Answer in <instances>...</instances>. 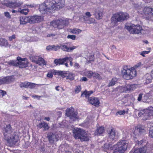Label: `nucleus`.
<instances>
[{
  "label": "nucleus",
  "mask_w": 153,
  "mask_h": 153,
  "mask_svg": "<svg viewBox=\"0 0 153 153\" xmlns=\"http://www.w3.org/2000/svg\"><path fill=\"white\" fill-rule=\"evenodd\" d=\"M128 143V141L125 140H120L110 149L113 150V153H123L127 149Z\"/></svg>",
  "instance_id": "1"
},
{
  "label": "nucleus",
  "mask_w": 153,
  "mask_h": 153,
  "mask_svg": "<svg viewBox=\"0 0 153 153\" xmlns=\"http://www.w3.org/2000/svg\"><path fill=\"white\" fill-rule=\"evenodd\" d=\"M128 18V15L127 13L120 12L113 14L111 20L112 23L116 25L118 22H123Z\"/></svg>",
  "instance_id": "2"
},
{
  "label": "nucleus",
  "mask_w": 153,
  "mask_h": 153,
  "mask_svg": "<svg viewBox=\"0 0 153 153\" xmlns=\"http://www.w3.org/2000/svg\"><path fill=\"white\" fill-rule=\"evenodd\" d=\"M51 3V0H46L43 3L41 4L39 8L40 12L42 14H45L48 12L53 13L52 7Z\"/></svg>",
  "instance_id": "3"
},
{
  "label": "nucleus",
  "mask_w": 153,
  "mask_h": 153,
  "mask_svg": "<svg viewBox=\"0 0 153 153\" xmlns=\"http://www.w3.org/2000/svg\"><path fill=\"white\" fill-rule=\"evenodd\" d=\"M136 71L133 68L128 69L126 67H124L122 71L123 78L126 80L132 79L136 75Z\"/></svg>",
  "instance_id": "4"
},
{
  "label": "nucleus",
  "mask_w": 153,
  "mask_h": 153,
  "mask_svg": "<svg viewBox=\"0 0 153 153\" xmlns=\"http://www.w3.org/2000/svg\"><path fill=\"white\" fill-rule=\"evenodd\" d=\"M139 117L143 116L144 119H149L153 115V107H149L146 109L140 110L138 113Z\"/></svg>",
  "instance_id": "5"
},
{
  "label": "nucleus",
  "mask_w": 153,
  "mask_h": 153,
  "mask_svg": "<svg viewBox=\"0 0 153 153\" xmlns=\"http://www.w3.org/2000/svg\"><path fill=\"white\" fill-rule=\"evenodd\" d=\"M125 28L128 31L132 34H139L141 33V31L142 30V27L140 25H135L132 24L130 26H126Z\"/></svg>",
  "instance_id": "6"
},
{
  "label": "nucleus",
  "mask_w": 153,
  "mask_h": 153,
  "mask_svg": "<svg viewBox=\"0 0 153 153\" xmlns=\"http://www.w3.org/2000/svg\"><path fill=\"white\" fill-rule=\"evenodd\" d=\"M68 22L65 19H57L53 20L51 22V26L54 28H57L61 29L64 27L65 25H67Z\"/></svg>",
  "instance_id": "7"
},
{
  "label": "nucleus",
  "mask_w": 153,
  "mask_h": 153,
  "mask_svg": "<svg viewBox=\"0 0 153 153\" xmlns=\"http://www.w3.org/2000/svg\"><path fill=\"white\" fill-rule=\"evenodd\" d=\"M53 12L63 7L65 4V0H51Z\"/></svg>",
  "instance_id": "8"
},
{
  "label": "nucleus",
  "mask_w": 153,
  "mask_h": 153,
  "mask_svg": "<svg viewBox=\"0 0 153 153\" xmlns=\"http://www.w3.org/2000/svg\"><path fill=\"white\" fill-rule=\"evenodd\" d=\"M10 146H13L19 140V136L18 135L13 134L12 136L8 137L7 138H5Z\"/></svg>",
  "instance_id": "9"
},
{
  "label": "nucleus",
  "mask_w": 153,
  "mask_h": 153,
  "mask_svg": "<svg viewBox=\"0 0 153 153\" xmlns=\"http://www.w3.org/2000/svg\"><path fill=\"white\" fill-rule=\"evenodd\" d=\"M66 114L67 116L69 117L70 119L73 121L77 119V113L74 112V109L72 108H68L66 110Z\"/></svg>",
  "instance_id": "10"
},
{
  "label": "nucleus",
  "mask_w": 153,
  "mask_h": 153,
  "mask_svg": "<svg viewBox=\"0 0 153 153\" xmlns=\"http://www.w3.org/2000/svg\"><path fill=\"white\" fill-rule=\"evenodd\" d=\"M13 130L10 124L6 125L5 126H4L3 130L4 139L6 138H7L8 137L11 136Z\"/></svg>",
  "instance_id": "11"
},
{
  "label": "nucleus",
  "mask_w": 153,
  "mask_h": 153,
  "mask_svg": "<svg viewBox=\"0 0 153 153\" xmlns=\"http://www.w3.org/2000/svg\"><path fill=\"white\" fill-rule=\"evenodd\" d=\"M2 4L10 8H16L20 6L22 3L20 2L8 1L6 0H4L2 2Z\"/></svg>",
  "instance_id": "12"
},
{
  "label": "nucleus",
  "mask_w": 153,
  "mask_h": 153,
  "mask_svg": "<svg viewBox=\"0 0 153 153\" xmlns=\"http://www.w3.org/2000/svg\"><path fill=\"white\" fill-rule=\"evenodd\" d=\"M15 78L13 76H8L0 78V85L7 84L14 81Z\"/></svg>",
  "instance_id": "13"
},
{
  "label": "nucleus",
  "mask_w": 153,
  "mask_h": 153,
  "mask_svg": "<svg viewBox=\"0 0 153 153\" xmlns=\"http://www.w3.org/2000/svg\"><path fill=\"white\" fill-rule=\"evenodd\" d=\"M47 137L49 143L51 144H53L58 141L59 136L56 134L51 133L48 134Z\"/></svg>",
  "instance_id": "14"
},
{
  "label": "nucleus",
  "mask_w": 153,
  "mask_h": 153,
  "mask_svg": "<svg viewBox=\"0 0 153 153\" xmlns=\"http://www.w3.org/2000/svg\"><path fill=\"white\" fill-rule=\"evenodd\" d=\"M29 23L34 24L37 23L42 21L43 20V17L42 16L37 15L29 16Z\"/></svg>",
  "instance_id": "15"
},
{
  "label": "nucleus",
  "mask_w": 153,
  "mask_h": 153,
  "mask_svg": "<svg viewBox=\"0 0 153 153\" xmlns=\"http://www.w3.org/2000/svg\"><path fill=\"white\" fill-rule=\"evenodd\" d=\"M58 73L63 77H67L66 79H69L71 80H73L74 79L75 75L74 74L69 72H66L62 71H59Z\"/></svg>",
  "instance_id": "16"
},
{
  "label": "nucleus",
  "mask_w": 153,
  "mask_h": 153,
  "mask_svg": "<svg viewBox=\"0 0 153 153\" xmlns=\"http://www.w3.org/2000/svg\"><path fill=\"white\" fill-rule=\"evenodd\" d=\"M84 130L79 128H76L73 130V135L76 139H80Z\"/></svg>",
  "instance_id": "17"
},
{
  "label": "nucleus",
  "mask_w": 153,
  "mask_h": 153,
  "mask_svg": "<svg viewBox=\"0 0 153 153\" xmlns=\"http://www.w3.org/2000/svg\"><path fill=\"white\" fill-rule=\"evenodd\" d=\"M116 132L115 130L113 128L109 129L108 131V139L113 140L116 137Z\"/></svg>",
  "instance_id": "18"
},
{
  "label": "nucleus",
  "mask_w": 153,
  "mask_h": 153,
  "mask_svg": "<svg viewBox=\"0 0 153 153\" xmlns=\"http://www.w3.org/2000/svg\"><path fill=\"white\" fill-rule=\"evenodd\" d=\"M93 15L97 19H101L102 18L103 15V11L102 10L96 9L95 10Z\"/></svg>",
  "instance_id": "19"
},
{
  "label": "nucleus",
  "mask_w": 153,
  "mask_h": 153,
  "mask_svg": "<svg viewBox=\"0 0 153 153\" xmlns=\"http://www.w3.org/2000/svg\"><path fill=\"white\" fill-rule=\"evenodd\" d=\"M82 134L80 140L81 141H88L91 138V134L86 132L85 130L82 132Z\"/></svg>",
  "instance_id": "20"
},
{
  "label": "nucleus",
  "mask_w": 153,
  "mask_h": 153,
  "mask_svg": "<svg viewBox=\"0 0 153 153\" xmlns=\"http://www.w3.org/2000/svg\"><path fill=\"white\" fill-rule=\"evenodd\" d=\"M88 102L92 105L95 106H98L100 104V101L97 98L91 97L89 98Z\"/></svg>",
  "instance_id": "21"
},
{
  "label": "nucleus",
  "mask_w": 153,
  "mask_h": 153,
  "mask_svg": "<svg viewBox=\"0 0 153 153\" xmlns=\"http://www.w3.org/2000/svg\"><path fill=\"white\" fill-rule=\"evenodd\" d=\"M145 131V130L140 126L136 127L134 131V134L135 136H139L143 133Z\"/></svg>",
  "instance_id": "22"
},
{
  "label": "nucleus",
  "mask_w": 153,
  "mask_h": 153,
  "mask_svg": "<svg viewBox=\"0 0 153 153\" xmlns=\"http://www.w3.org/2000/svg\"><path fill=\"white\" fill-rule=\"evenodd\" d=\"M77 47L76 46H73L71 47L68 48L67 46L64 45H61L59 46V49L61 48L63 51L68 52H70Z\"/></svg>",
  "instance_id": "23"
},
{
  "label": "nucleus",
  "mask_w": 153,
  "mask_h": 153,
  "mask_svg": "<svg viewBox=\"0 0 153 153\" xmlns=\"http://www.w3.org/2000/svg\"><path fill=\"white\" fill-rule=\"evenodd\" d=\"M137 85V84H127L126 85L127 93L130 92L135 89Z\"/></svg>",
  "instance_id": "24"
},
{
  "label": "nucleus",
  "mask_w": 153,
  "mask_h": 153,
  "mask_svg": "<svg viewBox=\"0 0 153 153\" xmlns=\"http://www.w3.org/2000/svg\"><path fill=\"white\" fill-rule=\"evenodd\" d=\"M66 62V57L63 58L56 59L54 61V63L56 64V65H63Z\"/></svg>",
  "instance_id": "25"
},
{
  "label": "nucleus",
  "mask_w": 153,
  "mask_h": 153,
  "mask_svg": "<svg viewBox=\"0 0 153 153\" xmlns=\"http://www.w3.org/2000/svg\"><path fill=\"white\" fill-rule=\"evenodd\" d=\"M146 151V146L136 149H133L130 153H145Z\"/></svg>",
  "instance_id": "26"
},
{
  "label": "nucleus",
  "mask_w": 153,
  "mask_h": 153,
  "mask_svg": "<svg viewBox=\"0 0 153 153\" xmlns=\"http://www.w3.org/2000/svg\"><path fill=\"white\" fill-rule=\"evenodd\" d=\"M29 16L21 17H20V22L21 24H25L27 23H29Z\"/></svg>",
  "instance_id": "27"
},
{
  "label": "nucleus",
  "mask_w": 153,
  "mask_h": 153,
  "mask_svg": "<svg viewBox=\"0 0 153 153\" xmlns=\"http://www.w3.org/2000/svg\"><path fill=\"white\" fill-rule=\"evenodd\" d=\"M37 126L40 129L44 128L45 130H48L49 128V127L47 124L44 122L39 123L37 125Z\"/></svg>",
  "instance_id": "28"
},
{
  "label": "nucleus",
  "mask_w": 153,
  "mask_h": 153,
  "mask_svg": "<svg viewBox=\"0 0 153 153\" xmlns=\"http://www.w3.org/2000/svg\"><path fill=\"white\" fill-rule=\"evenodd\" d=\"M104 131V128L103 126L97 127L96 131L95 132V134L97 136L100 135L102 134Z\"/></svg>",
  "instance_id": "29"
},
{
  "label": "nucleus",
  "mask_w": 153,
  "mask_h": 153,
  "mask_svg": "<svg viewBox=\"0 0 153 153\" xmlns=\"http://www.w3.org/2000/svg\"><path fill=\"white\" fill-rule=\"evenodd\" d=\"M36 64H38L40 65L43 66L46 65V62L42 57H39L38 61H36Z\"/></svg>",
  "instance_id": "30"
},
{
  "label": "nucleus",
  "mask_w": 153,
  "mask_h": 153,
  "mask_svg": "<svg viewBox=\"0 0 153 153\" xmlns=\"http://www.w3.org/2000/svg\"><path fill=\"white\" fill-rule=\"evenodd\" d=\"M152 8H149L148 7H146L144 8V9L143 10L144 13L145 15H147L146 16V17L148 16H150V13L151 12Z\"/></svg>",
  "instance_id": "31"
},
{
  "label": "nucleus",
  "mask_w": 153,
  "mask_h": 153,
  "mask_svg": "<svg viewBox=\"0 0 153 153\" xmlns=\"http://www.w3.org/2000/svg\"><path fill=\"white\" fill-rule=\"evenodd\" d=\"M152 71V75H150L149 74H146V82L149 83L151 82L153 78V73L152 71Z\"/></svg>",
  "instance_id": "32"
},
{
  "label": "nucleus",
  "mask_w": 153,
  "mask_h": 153,
  "mask_svg": "<svg viewBox=\"0 0 153 153\" xmlns=\"http://www.w3.org/2000/svg\"><path fill=\"white\" fill-rule=\"evenodd\" d=\"M59 49V45H49L47 46L46 47V49L49 51L53 50L56 51Z\"/></svg>",
  "instance_id": "33"
},
{
  "label": "nucleus",
  "mask_w": 153,
  "mask_h": 153,
  "mask_svg": "<svg viewBox=\"0 0 153 153\" xmlns=\"http://www.w3.org/2000/svg\"><path fill=\"white\" fill-rule=\"evenodd\" d=\"M150 94L149 93L146 94L144 96L142 99V101L144 102H149V99L151 98Z\"/></svg>",
  "instance_id": "34"
},
{
  "label": "nucleus",
  "mask_w": 153,
  "mask_h": 153,
  "mask_svg": "<svg viewBox=\"0 0 153 153\" xmlns=\"http://www.w3.org/2000/svg\"><path fill=\"white\" fill-rule=\"evenodd\" d=\"M69 32L73 34H78L82 32V30L78 28H74L73 29H70Z\"/></svg>",
  "instance_id": "35"
},
{
  "label": "nucleus",
  "mask_w": 153,
  "mask_h": 153,
  "mask_svg": "<svg viewBox=\"0 0 153 153\" xmlns=\"http://www.w3.org/2000/svg\"><path fill=\"white\" fill-rule=\"evenodd\" d=\"M117 89L120 93H127L126 85L119 86L117 88Z\"/></svg>",
  "instance_id": "36"
},
{
  "label": "nucleus",
  "mask_w": 153,
  "mask_h": 153,
  "mask_svg": "<svg viewBox=\"0 0 153 153\" xmlns=\"http://www.w3.org/2000/svg\"><path fill=\"white\" fill-rule=\"evenodd\" d=\"M113 146H111L110 145L108 144H104L103 148V150L104 151H106L107 153L108 152V151H109L110 150H113L111 149L110 148L111 147H112Z\"/></svg>",
  "instance_id": "37"
},
{
  "label": "nucleus",
  "mask_w": 153,
  "mask_h": 153,
  "mask_svg": "<svg viewBox=\"0 0 153 153\" xmlns=\"http://www.w3.org/2000/svg\"><path fill=\"white\" fill-rule=\"evenodd\" d=\"M117 81V79L116 78H113L110 82L108 85V87L112 86L114 85Z\"/></svg>",
  "instance_id": "38"
},
{
  "label": "nucleus",
  "mask_w": 153,
  "mask_h": 153,
  "mask_svg": "<svg viewBox=\"0 0 153 153\" xmlns=\"http://www.w3.org/2000/svg\"><path fill=\"white\" fill-rule=\"evenodd\" d=\"M8 64L10 66H17L18 62L17 60H10L8 62Z\"/></svg>",
  "instance_id": "39"
},
{
  "label": "nucleus",
  "mask_w": 153,
  "mask_h": 153,
  "mask_svg": "<svg viewBox=\"0 0 153 153\" xmlns=\"http://www.w3.org/2000/svg\"><path fill=\"white\" fill-rule=\"evenodd\" d=\"M18 65L17 66L19 67L20 68H24L26 67L27 65V62H18Z\"/></svg>",
  "instance_id": "40"
},
{
  "label": "nucleus",
  "mask_w": 153,
  "mask_h": 153,
  "mask_svg": "<svg viewBox=\"0 0 153 153\" xmlns=\"http://www.w3.org/2000/svg\"><path fill=\"white\" fill-rule=\"evenodd\" d=\"M28 82H22L20 84V86L21 88L24 87L25 88H28Z\"/></svg>",
  "instance_id": "41"
},
{
  "label": "nucleus",
  "mask_w": 153,
  "mask_h": 153,
  "mask_svg": "<svg viewBox=\"0 0 153 153\" xmlns=\"http://www.w3.org/2000/svg\"><path fill=\"white\" fill-rule=\"evenodd\" d=\"M87 22L88 24L95 23V19L93 18L90 17L87 20Z\"/></svg>",
  "instance_id": "42"
},
{
  "label": "nucleus",
  "mask_w": 153,
  "mask_h": 153,
  "mask_svg": "<svg viewBox=\"0 0 153 153\" xmlns=\"http://www.w3.org/2000/svg\"><path fill=\"white\" fill-rule=\"evenodd\" d=\"M93 77L98 79H101V77L100 74L94 72L93 74Z\"/></svg>",
  "instance_id": "43"
},
{
  "label": "nucleus",
  "mask_w": 153,
  "mask_h": 153,
  "mask_svg": "<svg viewBox=\"0 0 153 153\" xmlns=\"http://www.w3.org/2000/svg\"><path fill=\"white\" fill-rule=\"evenodd\" d=\"M73 59L72 57L66 56V62L68 60H69L70 61V64L71 66H72L73 65Z\"/></svg>",
  "instance_id": "44"
},
{
  "label": "nucleus",
  "mask_w": 153,
  "mask_h": 153,
  "mask_svg": "<svg viewBox=\"0 0 153 153\" xmlns=\"http://www.w3.org/2000/svg\"><path fill=\"white\" fill-rule=\"evenodd\" d=\"M29 12V10L28 9H23L20 11L21 13L25 15L27 14Z\"/></svg>",
  "instance_id": "45"
},
{
  "label": "nucleus",
  "mask_w": 153,
  "mask_h": 153,
  "mask_svg": "<svg viewBox=\"0 0 153 153\" xmlns=\"http://www.w3.org/2000/svg\"><path fill=\"white\" fill-rule=\"evenodd\" d=\"M85 96V97L86 98H89L90 95L87 93V91L85 90L84 92L82 93L81 95V97L83 96Z\"/></svg>",
  "instance_id": "46"
},
{
  "label": "nucleus",
  "mask_w": 153,
  "mask_h": 153,
  "mask_svg": "<svg viewBox=\"0 0 153 153\" xmlns=\"http://www.w3.org/2000/svg\"><path fill=\"white\" fill-rule=\"evenodd\" d=\"M28 88H29L30 89H32L36 87V84L31 83V82H28Z\"/></svg>",
  "instance_id": "47"
},
{
  "label": "nucleus",
  "mask_w": 153,
  "mask_h": 153,
  "mask_svg": "<svg viewBox=\"0 0 153 153\" xmlns=\"http://www.w3.org/2000/svg\"><path fill=\"white\" fill-rule=\"evenodd\" d=\"M150 16H148L146 17V18L149 20H151L153 21V9H152V11L150 13Z\"/></svg>",
  "instance_id": "48"
},
{
  "label": "nucleus",
  "mask_w": 153,
  "mask_h": 153,
  "mask_svg": "<svg viewBox=\"0 0 153 153\" xmlns=\"http://www.w3.org/2000/svg\"><path fill=\"white\" fill-rule=\"evenodd\" d=\"M125 112L126 111L125 110H120L117 112L116 114V116H118V115H123L125 114Z\"/></svg>",
  "instance_id": "49"
},
{
  "label": "nucleus",
  "mask_w": 153,
  "mask_h": 153,
  "mask_svg": "<svg viewBox=\"0 0 153 153\" xmlns=\"http://www.w3.org/2000/svg\"><path fill=\"white\" fill-rule=\"evenodd\" d=\"M39 57H40L37 56H33L32 57V59H31L32 60L33 62H34L35 63H36V61H38Z\"/></svg>",
  "instance_id": "50"
},
{
  "label": "nucleus",
  "mask_w": 153,
  "mask_h": 153,
  "mask_svg": "<svg viewBox=\"0 0 153 153\" xmlns=\"http://www.w3.org/2000/svg\"><path fill=\"white\" fill-rule=\"evenodd\" d=\"M76 36L74 35H68L67 36V38L68 39H70L72 40H75L76 38Z\"/></svg>",
  "instance_id": "51"
},
{
  "label": "nucleus",
  "mask_w": 153,
  "mask_h": 153,
  "mask_svg": "<svg viewBox=\"0 0 153 153\" xmlns=\"http://www.w3.org/2000/svg\"><path fill=\"white\" fill-rule=\"evenodd\" d=\"M53 70L51 71H50L47 75V77L49 78H52L53 76Z\"/></svg>",
  "instance_id": "52"
},
{
  "label": "nucleus",
  "mask_w": 153,
  "mask_h": 153,
  "mask_svg": "<svg viewBox=\"0 0 153 153\" xmlns=\"http://www.w3.org/2000/svg\"><path fill=\"white\" fill-rule=\"evenodd\" d=\"M81 90V88L80 86H78L76 87L75 90V92L76 93H79Z\"/></svg>",
  "instance_id": "53"
},
{
  "label": "nucleus",
  "mask_w": 153,
  "mask_h": 153,
  "mask_svg": "<svg viewBox=\"0 0 153 153\" xmlns=\"http://www.w3.org/2000/svg\"><path fill=\"white\" fill-rule=\"evenodd\" d=\"M26 58H22L21 57L18 56L17 58V61H18V62H21L23 61L26 60Z\"/></svg>",
  "instance_id": "54"
},
{
  "label": "nucleus",
  "mask_w": 153,
  "mask_h": 153,
  "mask_svg": "<svg viewBox=\"0 0 153 153\" xmlns=\"http://www.w3.org/2000/svg\"><path fill=\"white\" fill-rule=\"evenodd\" d=\"M6 94V92L5 91L2 90H0V97H2Z\"/></svg>",
  "instance_id": "55"
},
{
  "label": "nucleus",
  "mask_w": 153,
  "mask_h": 153,
  "mask_svg": "<svg viewBox=\"0 0 153 153\" xmlns=\"http://www.w3.org/2000/svg\"><path fill=\"white\" fill-rule=\"evenodd\" d=\"M16 35L14 34L12 35L11 36L9 37L8 39L9 41H13V39H16Z\"/></svg>",
  "instance_id": "56"
},
{
  "label": "nucleus",
  "mask_w": 153,
  "mask_h": 153,
  "mask_svg": "<svg viewBox=\"0 0 153 153\" xmlns=\"http://www.w3.org/2000/svg\"><path fill=\"white\" fill-rule=\"evenodd\" d=\"M87 76L89 77H91L93 76V72L92 71H89L87 72Z\"/></svg>",
  "instance_id": "57"
},
{
  "label": "nucleus",
  "mask_w": 153,
  "mask_h": 153,
  "mask_svg": "<svg viewBox=\"0 0 153 153\" xmlns=\"http://www.w3.org/2000/svg\"><path fill=\"white\" fill-rule=\"evenodd\" d=\"M5 16L7 18L9 19L11 18V16L9 14V13L8 12H6L4 13Z\"/></svg>",
  "instance_id": "58"
},
{
  "label": "nucleus",
  "mask_w": 153,
  "mask_h": 153,
  "mask_svg": "<svg viewBox=\"0 0 153 153\" xmlns=\"http://www.w3.org/2000/svg\"><path fill=\"white\" fill-rule=\"evenodd\" d=\"M143 94L140 93L139 95V96L137 98V100L138 101H140L141 100Z\"/></svg>",
  "instance_id": "59"
},
{
  "label": "nucleus",
  "mask_w": 153,
  "mask_h": 153,
  "mask_svg": "<svg viewBox=\"0 0 153 153\" xmlns=\"http://www.w3.org/2000/svg\"><path fill=\"white\" fill-rule=\"evenodd\" d=\"M150 52V51H143L140 54L143 56H145L144 54L148 53Z\"/></svg>",
  "instance_id": "60"
},
{
  "label": "nucleus",
  "mask_w": 153,
  "mask_h": 153,
  "mask_svg": "<svg viewBox=\"0 0 153 153\" xmlns=\"http://www.w3.org/2000/svg\"><path fill=\"white\" fill-rule=\"evenodd\" d=\"M32 97L34 98H36L37 99H39L41 97H43V96H39L38 95H33L32 96Z\"/></svg>",
  "instance_id": "61"
},
{
  "label": "nucleus",
  "mask_w": 153,
  "mask_h": 153,
  "mask_svg": "<svg viewBox=\"0 0 153 153\" xmlns=\"http://www.w3.org/2000/svg\"><path fill=\"white\" fill-rule=\"evenodd\" d=\"M87 80V79L85 77H83L82 78H81L80 80V81L81 82L86 81Z\"/></svg>",
  "instance_id": "62"
},
{
  "label": "nucleus",
  "mask_w": 153,
  "mask_h": 153,
  "mask_svg": "<svg viewBox=\"0 0 153 153\" xmlns=\"http://www.w3.org/2000/svg\"><path fill=\"white\" fill-rule=\"evenodd\" d=\"M85 15L86 16L88 17H90L92 15L89 12H86L85 13Z\"/></svg>",
  "instance_id": "63"
},
{
  "label": "nucleus",
  "mask_w": 153,
  "mask_h": 153,
  "mask_svg": "<svg viewBox=\"0 0 153 153\" xmlns=\"http://www.w3.org/2000/svg\"><path fill=\"white\" fill-rule=\"evenodd\" d=\"M149 135L152 137L153 138V130L150 131L149 132Z\"/></svg>",
  "instance_id": "64"
}]
</instances>
